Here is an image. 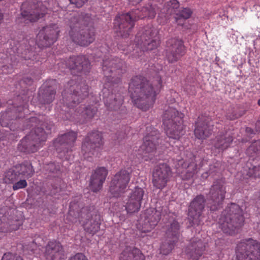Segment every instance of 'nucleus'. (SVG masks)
<instances>
[{"label":"nucleus","instance_id":"nucleus-1","mask_svg":"<svg viewBox=\"0 0 260 260\" xmlns=\"http://www.w3.org/2000/svg\"><path fill=\"white\" fill-rule=\"evenodd\" d=\"M226 193L225 181L223 178L215 180L207 194V199L203 194L197 196L190 202L188 209V218L191 226L200 223V217L207 207L212 212L216 211L223 207Z\"/></svg>","mask_w":260,"mask_h":260},{"label":"nucleus","instance_id":"nucleus-2","mask_svg":"<svg viewBox=\"0 0 260 260\" xmlns=\"http://www.w3.org/2000/svg\"><path fill=\"white\" fill-rule=\"evenodd\" d=\"M162 86L159 76L151 82L142 76L133 77L129 83V92L135 105L146 111L152 107L156 100V96Z\"/></svg>","mask_w":260,"mask_h":260},{"label":"nucleus","instance_id":"nucleus-3","mask_svg":"<svg viewBox=\"0 0 260 260\" xmlns=\"http://www.w3.org/2000/svg\"><path fill=\"white\" fill-rule=\"evenodd\" d=\"M26 128H31L30 132L20 141L18 150L24 153L36 152L41 142L46 141L48 136L55 128L52 121L43 116L31 117L26 120Z\"/></svg>","mask_w":260,"mask_h":260},{"label":"nucleus","instance_id":"nucleus-4","mask_svg":"<svg viewBox=\"0 0 260 260\" xmlns=\"http://www.w3.org/2000/svg\"><path fill=\"white\" fill-rule=\"evenodd\" d=\"M156 9L155 5L151 4L141 10H133L117 16L114 21V27L117 36L122 38H128L132 32L135 22L139 19L145 17L154 18Z\"/></svg>","mask_w":260,"mask_h":260},{"label":"nucleus","instance_id":"nucleus-5","mask_svg":"<svg viewBox=\"0 0 260 260\" xmlns=\"http://www.w3.org/2000/svg\"><path fill=\"white\" fill-rule=\"evenodd\" d=\"M88 18L82 13L75 12L70 15L67 21L71 39L81 46H88L95 40L94 28L88 25Z\"/></svg>","mask_w":260,"mask_h":260},{"label":"nucleus","instance_id":"nucleus-6","mask_svg":"<svg viewBox=\"0 0 260 260\" xmlns=\"http://www.w3.org/2000/svg\"><path fill=\"white\" fill-rule=\"evenodd\" d=\"M80 218L85 219L83 228L86 232L93 235L99 231L101 215L94 206L83 207L79 212L78 204L75 202L71 203L67 218L72 222H76Z\"/></svg>","mask_w":260,"mask_h":260},{"label":"nucleus","instance_id":"nucleus-7","mask_svg":"<svg viewBox=\"0 0 260 260\" xmlns=\"http://www.w3.org/2000/svg\"><path fill=\"white\" fill-rule=\"evenodd\" d=\"M243 210L235 203L228 204L222 212L219 219V228L225 234H237L244 225Z\"/></svg>","mask_w":260,"mask_h":260},{"label":"nucleus","instance_id":"nucleus-8","mask_svg":"<svg viewBox=\"0 0 260 260\" xmlns=\"http://www.w3.org/2000/svg\"><path fill=\"white\" fill-rule=\"evenodd\" d=\"M184 115L176 109L169 108L162 115V123L168 137L174 140H179L183 135V118Z\"/></svg>","mask_w":260,"mask_h":260},{"label":"nucleus","instance_id":"nucleus-9","mask_svg":"<svg viewBox=\"0 0 260 260\" xmlns=\"http://www.w3.org/2000/svg\"><path fill=\"white\" fill-rule=\"evenodd\" d=\"M88 95V86L85 81L76 84L74 80L68 82L62 91L63 104L70 108H73Z\"/></svg>","mask_w":260,"mask_h":260},{"label":"nucleus","instance_id":"nucleus-10","mask_svg":"<svg viewBox=\"0 0 260 260\" xmlns=\"http://www.w3.org/2000/svg\"><path fill=\"white\" fill-rule=\"evenodd\" d=\"M9 104L13 106L2 113L0 123L2 126L9 127L10 130L14 131L19 127L13 125V121L24 117L26 109L23 106V98L20 95L15 97L13 101L10 100Z\"/></svg>","mask_w":260,"mask_h":260},{"label":"nucleus","instance_id":"nucleus-11","mask_svg":"<svg viewBox=\"0 0 260 260\" xmlns=\"http://www.w3.org/2000/svg\"><path fill=\"white\" fill-rule=\"evenodd\" d=\"M124 61L118 57L110 58L103 60L102 70L108 82L118 83L122 74L126 72Z\"/></svg>","mask_w":260,"mask_h":260},{"label":"nucleus","instance_id":"nucleus-12","mask_svg":"<svg viewBox=\"0 0 260 260\" xmlns=\"http://www.w3.org/2000/svg\"><path fill=\"white\" fill-rule=\"evenodd\" d=\"M136 42L142 51L152 50L160 44L158 31L151 25L145 26L137 33Z\"/></svg>","mask_w":260,"mask_h":260},{"label":"nucleus","instance_id":"nucleus-13","mask_svg":"<svg viewBox=\"0 0 260 260\" xmlns=\"http://www.w3.org/2000/svg\"><path fill=\"white\" fill-rule=\"evenodd\" d=\"M237 260H260V243L252 239L245 240L237 245Z\"/></svg>","mask_w":260,"mask_h":260},{"label":"nucleus","instance_id":"nucleus-14","mask_svg":"<svg viewBox=\"0 0 260 260\" xmlns=\"http://www.w3.org/2000/svg\"><path fill=\"white\" fill-rule=\"evenodd\" d=\"M150 132L144 138L143 143L139 152L145 160L151 159L156 150V147L161 143L160 134L155 128H150Z\"/></svg>","mask_w":260,"mask_h":260},{"label":"nucleus","instance_id":"nucleus-15","mask_svg":"<svg viewBox=\"0 0 260 260\" xmlns=\"http://www.w3.org/2000/svg\"><path fill=\"white\" fill-rule=\"evenodd\" d=\"M77 138V134L70 131L59 135L53 141V146L58 153L59 156L62 159H69L68 153L72 151V148Z\"/></svg>","mask_w":260,"mask_h":260},{"label":"nucleus","instance_id":"nucleus-16","mask_svg":"<svg viewBox=\"0 0 260 260\" xmlns=\"http://www.w3.org/2000/svg\"><path fill=\"white\" fill-rule=\"evenodd\" d=\"M42 3L37 0H27L21 5V14L26 23L35 22L45 14Z\"/></svg>","mask_w":260,"mask_h":260},{"label":"nucleus","instance_id":"nucleus-17","mask_svg":"<svg viewBox=\"0 0 260 260\" xmlns=\"http://www.w3.org/2000/svg\"><path fill=\"white\" fill-rule=\"evenodd\" d=\"M131 176V172L125 169H121L112 177L109 191L113 197L119 198L125 192Z\"/></svg>","mask_w":260,"mask_h":260},{"label":"nucleus","instance_id":"nucleus-18","mask_svg":"<svg viewBox=\"0 0 260 260\" xmlns=\"http://www.w3.org/2000/svg\"><path fill=\"white\" fill-rule=\"evenodd\" d=\"M59 31L58 25L55 23L43 27L37 36L38 47L43 49L51 46L57 40Z\"/></svg>","mask_w":260,"mask_h":260},{"label":"nucleus","instance_id":"nucleus-19","mask_svg":"<svg viewBox=\"0 0 260 260\" xmlns=\"http://www.w3.org/2000/svg\"><path fill=\"white\" fill-rule=\"evenodd\" d=\"M180 225L176 220L168 226L166 232V239L162 243L160 247V252L163 255L169 254L178 242L180 237Z\"/></svg>","mask_w":260,"mask_h":260},{"label":"nucleus","instance_id":"nucleus-20","mask_svg":"<svg viewBox=\"0 0 260 260\" xmlns=\"http://www.w3.org/2000/svg\"><path fill=\"white\" fill-rule=\"evenodd\" d=\"M184 53V46L181 40L172 38L167 41L165 55L169 62L173 63L177 61Z\"/></svg>","mask_w":260,"mask_h":260},{"label":"nucleus","instance_id":"nucleus-21","mask_svg":"<svg viewBox=\"0 0 260 260\" xmlns=\"http://www.w3.org/2000/svg\"><path fill=\"white\" fill-rule=\"evenodd\" d=\"M67 66L75 76L88 73L90 69L89 60L84 55L70 57L67 60Z\"/></svg>","mask_w":260,"mask_h":260},{"label":"nucleus","instance_id":"nucleus-22","mask_svg":"<svg viewBox=\"0 0 260 260\" xmlns=\"http://www.w3.org/2000/svg\"><path fill=\"white\" fill-rule=\"evenodd\" d=\"M160 218V212L155 208H150L141 214L139 223L145 232H148L154 228Z\"/></svg>","mask_w":260,"mask_h":260},{"label":"nucleus","instance_id":"nucleus-23","mask_svg":"<svg viewBox=\"0 0 260 260\" xmlns=\"http://www.w3.org/2000/svg\"><path fill=\"white\" fill-rule=\"evenodd\" d=\"M172 172L170 167L167 164H158L154 169L152 175L153 186L157 188L162 189L166 186L169 180Z\"/></svg>","mask_w":260,"mask_h":260},{"label":"nucleus","instance_id":"nucleus-24","mask_svg":"<svg viewBox=\"0 0 260 260\" xmlns=\"http://www.w3.org/2000/svg\"><path fill=\"white\" fill-rule=\"evenodd\" d=\"M213 128V122L210 117L199 116L196 123L194 135L199 139H205L211 135Z\"/></svg>","mask_w":260,"mask_h":260},{"label":"nucleus","instance_id":"nucleus-25","mask_svg":"<svg viewBox=\"0 0 260 260\" xmlns=\"http://www.w3.org/2000/svg\"><path fill=\"white\" fill-rule=\"evenodd\" d=\"M58 87L56 80L48 81L43 85L39 92L38 98L42 104H49L55 99Z\"/></svg>","mask_w":260,"mask_h":260},{"label":"nucleus","instance_id":"nucleus-26","mask_svg":"<svg viewBox=\"0 0 260 260\" xmlns=\"http://www.w3.org/2000/svg\"><path fill=\"white\" fill-rule=\"evenodd\" d=\"M103 100L105 106L110 110L125 111L122 106L123 98L119 93L110 92L108 89L103 91Z\"/></svg>","mask_w":260,"mask_h":260},{"label":"nucleus","instance_id":"nucleus-27","mask_svg":"<svg viewBox=\"0 0 260 260\" xmlns=\"http://www.w3.org/2000/svg\"><path fill=\"white\" fill-rule=\"evenodd\" d=\"M44 256L46 260H62L65 257L64 251L59 242L49 241L45 246Z\"/></svg>","mask_w":260,"mask_h":260},{"label":"nucleus","instance_id":"nucleus-28","mask_svg":"<svg viewBox=\"0 0 260 260\" xmlns=\"http://www.w3.org/2000/svg\"><path fill=\"white\" fill-rule=\"evenodd\" d=\"M144 193V191L142 188L138 187L135 188L126 203V210L128 214L139 211Z\"/></svg>","mask_w":260,"mask_h":260},{"label":"nucleus","instance_id":"nucleus-29","mask_svg":"<svg viewBox=\"0 0 260 260\" xmlns=\"http://www.w3.org/2000/svg\"><path fill=\"white\" fill-rule=\"evenodd\" d=\"M108 175V170L106 168L102 167L96 168L92 173L89 181V186L93 192H98L103 187Z\"/></svg>","mask_w":260,"mask_h":260},{"label":"nucleus","instance_id":"nucleus-30","mask_svg":"<svg viewBox=\"0 0 260 260\" xmlns=\"http://www.w3.org/2000/svg\"><path fill=\"white\" fill-rule=\"evenodd\" d=\"M205 249V244L201 239H192L185 249L187 256L193 260H198Z\"/></svg>","mask_w":260,"mask_h":260},{"label":"nucleus","instance_id":"nucleus-31","mask_svg":"<svg viewBox=\"0 0 260 260\" xmlns=\"http://www.w3.org/2000/svg\"><path fill=\"white\" fill-rule=\"evenodd\" d=\"M233 130L230 129L220 132L216 137L215 148L221 150L227 149L233 141Z\"/></svg>","mask_w":260,"mask_h":260},{"label":"nucleus","instance_id":"nucleus-32","mask_svg":"<svg viewBox=\"0 0 260 260\" xmlns=\"http://www.w3.org/2000/svg\"><path fill=\"white\" fill-rule=\"evenodd\" d=\"M119 260H145V256L139 249L127 246L119 254Z\"/></svg>","mask_w":260,"mask_h":260},{"label":"nucleus","instance_id":"nucleus-33","mask_svg":"<svg viewBox=\"0 0 260 260\" xmlns=\"http://www.w3.org/2000/svg\"><path fill=\"white\" fill-rule=\"evenodd\" d=\"M178 165H181L182 168L184 169L181 171L180 175L182 180H189L197 173V164L194 161L188 162L179 160Z\"/></svg>","mask_w":260,"mask_h":260},{"label":"nucleus","instance_id":"nucleus-34","mask_svg":"<svg viewBox=\"0 0 260 260\" xmlns=\"http://www.w3.org/2000/svg\"><path fill=\"white\" fill-rule=\"evenodd\" d=\"M14 166L20 177L22 176L28 178L31 177L35 173L34 169L28 161H24Z\"/></svg>","mask_w":260,"mask_h":260},{"label":"nucleus","instance_id":"nucleus-35","mask_svg":"<svg viewBox=\"0 0 260 260\" xmlns=\"http://www.w3.org/2000/svg\"><path fill=\"white\" fill-rule=\"evenodd\" d=\"M246 175L249 177L260 178V162H258L256 159L248 161L245 167Z\"/></svg>","mask_w":260,"mask_h":260},{"label":"nucleus","instance_id":"nucleus-36","mask_svg":"<svg viewBox=\"0 0 260 260\" xmlns=\"http://www.w3.org/2000/svg\"><path fill=\"white\" fill-rule=\"evenodd\" d=\"M77 110H78L77 112L84 118L86 121L91 119L97 112V108L93 106H80Z\"/></svg>","mask_w":260,"mask_h":260},{"label":"nucleus","instance_id":"nucleus-37","mask_svg":"<svg viewBox=\"0 0 260 260\" xmlns=\"http://www.w3.org/2000/svg\"><path fill=\"white\" fill-rule=\"evenodd\" d=\"M100 147L94 144L83 140L81 147V152L85 158L91 157L97 149Z\"/></svg>","mask_w":260,"mask_h":260},{"label":"nucleus","instance_id":"nucleus-38","mask_svg":"<svg viewBox=\"0 0 260 260\" xmlns=\"http://www.w3.org/2000/svg\"><path fill=\"white\" fill-rule=\"evenodd\" d=\"M102 134L98 131H93L89 133L84 140L90 142L100 147L103 144Z\"/></svg>","mask_w":260,"mask_h":260},{"label":"nucleus","instance_id":"nucleus-39","mask_svg":"<svg viewBox=\"0 0 260 260\" xmlns=\"http://www.w3.org/2000/svg\"><path fill=\"white\" fill-rule=\"evenodd\" d=\"M19 178L20 177L13 166L4 173L3 181L5 183L11 184L18 180Z\"/></svg>","mask_w":260,"mask_h":260},{"label":"nucleus","instance_id":"nucleus-40","mask_svg":"<svg viewBox=\"0 0 260 260\" xmlns=\"http://www.w3.org/2000/svg\"><path fill=\"white\" fill-rule=\"evenodd\" d=\"M179 3L177 0H170L167 2L162 9L164 13L169 15L176 14L179 8Z\"/></svg>","mask_w":260,"mask_h":260},{"label":"nucleus","instance_id":"nucleus-41","mask_svg":"<svg viewBox=\"0 0 260 260\" xmlns=\"http://www.w3.org/2000/svg\"><path fill=\"white\" fill-rule=\"evenodd\" d=\"M44 169L49 174L57 175L60 172V166L58 163L50 162L44 165Z\"/></svg>","mask_w":260,"mask_h":260},{"label":"nucleus","instance_id":"nucleus-42","mask_svg":"<svg viewBox=\"0 0 260 260\" xmlns=\"http://www.w3.org/2000/svg\"><path fill=\"white\" fill-rule=\"evenodd\" d=\"M251 155L260 154V139L252 143L247 150Z\"/></svg>","mask_w":260,"mask_h":260},{"label":"nucleus","instance_id":"nucleus-43","mask_svg":"<svg viewBox=\"0 0 260 260\" xmlns=\"http://www.w3.org/2000/svg\"><path fill=\"white\" fill-rule=\"evenodd\" d=\"M192 13V11L189 8H181L180 9H178L175 15L177 16V18L181 17L186 20L191 16Z\"/></svg>","mask_w":260,"mask_h":260},{"label":"nucleus","instance_id":"nucleus-44","mask_svg":"<svg viewBox=\"0 0 260 260\" xmlns=\"http://www.w3.org/2000/svg\"><path fill=\"white\" fill-rule=\"evenodd\" d=\"M21 57L24 60H34L36 59L35 53L29 50H24V52H22L21 55Z\"/></svg>","mask_w":260,"mask_h":260},{"label":"nucleus","instance_id":"nucleus-45","mask_svg":"<svg viewBox=\"0 0 260 260\" xmlns=\"http://www.w3.org/2000/svg\"><path fill=\"white\" fill-rule=\"evenodd\" d=\"M27 185V182L25 179H21L15 182L13 185L14 190L25 188Z\"/></svg>","mask_w":260,"mask_h":260},{"label":"nucleus","instance_id":"nucleus-46","mask_svg":"<svg viewBox=\"0 0 260 260\" xmlns=\"http://www.w3.org/2000/svg\"><path fill=\"white\" fill-rule=\"evenodd\" d=\"M20 256L14 255L11 253H5L2 257V260H18Z\"/></svg>","mask_w":260,"mask_h":260},{"label":"nucleus","instance_id":"nucleus-47","mask_svg":"<svg viewBox=\"0 0 260 260\" xmlns=\"http://www.w3.org/2000/svg\"><path fill=\"white\" fill-rule=\"evenodd\" d=\"M69 260H88L86 256L82 253H77L70 258Z\"/></svg>","mask_w":260,"mask_h":260},{"label":"nucleus","instance_id":"nucleus-48","mask_svg":"<svg viewBox=\"0 0 260 260\" xmlns=\"http://www.w3.org/2000/svg\"><path fill=\"white\" fill-rule=\"evenodd\" d=\"M88 0H69L72 4L76 5L77 8L81 7Z\"/></svg>","mask_w":260,"mask_h":260},{"label":"nucleus","instance_id":"nucleus-49","mask_svg":"<svg viewBox=\"0 0 260 260\" xmlns=\"http://www.w3.org/2000/svg\"><path fill=\"white\" fill-rule=\"evenodd\" d=\"M22 81L26 85H30L32 84L33 80L30 77H25L22 79Z\"/></svg>","mask_w":260,"mask_h":260},{"label":"nucleus","instance_id":"nucleus-50","mask_svg":"<svg viewBox=\"0 0 260 260\" xmlns=\"http://www.w3.org/2000/svg\"><path fill=\"white\" fill-rule=\"evenodd\" d=\"M175 22L178 24V25H182L184 24V21L185 19H183L182 18L179 17L177 18V16L175 15L174 16Z\"/></svg>","mask_w":260,"mask_h":260},{"label":"nucleus","instance_id":"nucleus-51","mask_svg":"<svg viewBox=\"0 0 260 260\" xmlns=\"http://www.w3.org/2000/svg\"><path fill=\"white\" fill-rule=\"evenodd\" d=\"M218 169L214 166H210V169L209 171L206 173V174H209V175H211L214 172H216L218 171Z\"/></svg>","mask_w":260,"mask_h":260},{"label":"nucleus","instance_id":"nucleus-52","mask_svg":"<svg viewBox=\"0 0 260 260\" xmlns=\"http://www.w3.org/2000/svg\"><path fill=\"white\" fill-rule=\"evenodd\" d=\"M2 69L5 74H8L11 71V69H10V67L7 65L3 66Z\"/></svg>","mask_w":260,"mask_h":260},{"label":"nucleus","instance_id":"nucleus-53","mask_svg":"<svg viewBox=\"0 0 260 260\" xmlns=\"http://www.w3.org/2000/svg\"><path fill=\"white\" fill-rule=\"evenodd\" d=\"M246 133L247 135H249L250 137H252L253 135L255 134L254 131L253 129H252L251 127H247L245 129Z\"/></svg>","mask_w":260,"mask_h":260},{"label":"nucleus","instance_id":"nucleus-54","mask_svg":"<svg viewBox=\"0 0 260 260\" xmlns=\"http://www.w3.org/2000/svg\"><path fill=\"white\" fill-rule=\"evenodd\" d=\"M19 56L17 55V56L14 55L13 56L14 61H13L11 63L12 66H16L17 63L19 61Z\"/></svg>","mask_w":260,"mask_h":260},{"label":"nucleus","instance_id":"nucleus-55","mask_svg":"<svg viewBox=\"0 0 260 260\" xmlns=\"http://www.w3.org/2000/svg\"><path fill=\"white\" fill-rule=\"evenodd\" d=\"M128 2L132 5H135L139 4L142 0H128Z\"/></svg>","mask_w":260,"mask_h":260},{"label":"nucleus","instance_id":"nucleus-56","mask_svg":"<svg viewBox=\"0 0 260 260\" xmlns=\"http://www.w3.org/2000/svg\"><path fill=\"white\" fill-rule=\"evenodd\" d=\"M60 190V188L59 187H55V188H53L51 190V192L52 194H55L56 193L59 192Z\"/></svg>","mask_w":260,"mask_h":260},{"label":"nucleus","instance_id":"nucleus-57","mask_svg":"<svg viewBox=\"0 0 260 260\" xmlns=\"http://www.w3.org/2000/svg\"><path fill=\"white\" fill-rule=\"evenodd\" d=\"M4 15L2 13L1 10H0V23L1 22L2 20L3 19Z\"/></svg>","mask_w":260,"mask_h":260},{"label":"nucleus","instance_id":"nucleus-58","mask_svg":"<svg viewBox=\"0 0 260 260\" xmlns=\"http://www.w3.org/2000/svg\"><path fill=\"white\" fill-rule=\"evenodd\" d=\"M256 127L258 128V130L260 131V121H258L256 123Z\"/></svg>","mask_w":260,"mask_h":260},{"label":"nucleus","instance_id":"nucleus-59","mask_svg":"<svg viewBox=\"0 0 260 260\" xmlns=\"http://www.w3.org/2000/svg\"><path fill=\"white\" fill-rule=\"evenodd\" d=\"M257 104L259 106H260V99L258 100Z\"/></svg>","mask_w":260,"mask_h":260},{"label":"nucleus","instance_id":"nucleus-60","mask_svg":"<svg viewBox=\"0 0 260 260\" xmlns=\"http://www.w3.org/2000/svg\"><path fill=\"white\" fill-rule=\"evenodd\" d=\"M238 117V116H235V117H234L232 119H234L235 118H237Z\"/></svg>","mask_w":260,"mask_h":260}]
</instances>
